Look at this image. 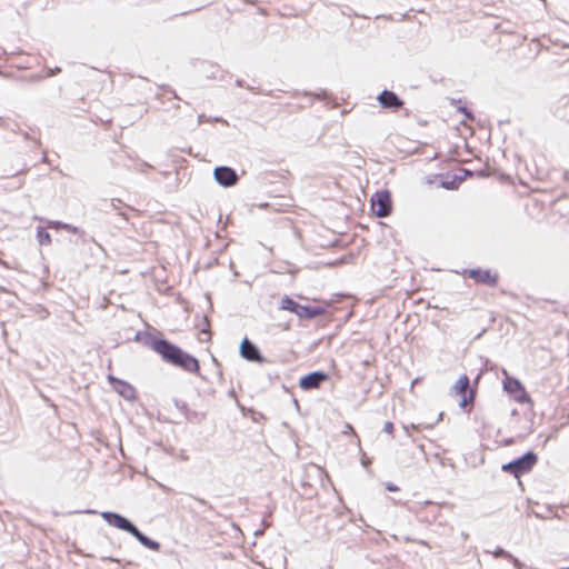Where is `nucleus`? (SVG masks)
<instances>
[{
	"label": "nucleus",
	"instance_id": "obj_1",
	"mask_svg": "<svg viewBox=\"0 0 569 569\" xmlns=\"http://www.w3.org/2000/svg\"><path fill=\"white\" fill-rule=\"evenodd\" d=\"M151 347L153 351L159 353L162 357V359L166 360L167 362L180 367L188 372H199V361L194 357L182 351L179 347L172 345L171 342L163 339H159L152 341Z\"/></svg>",
	"mask_w": 569,
	"mask_h": 569
},
{
	"label": "nucleus",
	"instance_id": "obj_2",
	"mask_svg": "<svg viewBox=\"0 0 569 569\" xmlns=\"http://www.w3.org/2000/svg\"><path fill=\"white\" fill-rule=\"evenodd\" d=\"M450 393L458 400V405L461 409L468 412L471 411L477 396V387L470 386V380L467 375H462L458 378L451 387Z\"/></svg>",
	"mask_w": 569,
	"mask_h": 569
},
{
	"label": "nucleus",
	"instance_id": "obj_3",
	"mask_svg": "<svg viewBox=\"0 0 569 569\" xmlns=\"http://www.w3.org/2000/svg\"><path fill=\"white\" fill-rule=\"evenodd\" d=\"M537 461L538 458L536 453L527 452L525 456L503 465L502 470L515 476L516 478H520L522 475L530 472Z\"/></svg>",
	"mask_w": 569,
	"mask_h": 569
},
{
	"label": "nucleus",
	"instance_id": "obj_4",
	"mask_svg": "<svg viewBox=\"0 0 569 569\" xmlns=\"http://www.w3.org/2000/svg\"><path fill=\"white\" fill-rule=\"evenodd\" d=\"M461 276L465 278H470L477 284H482L487 287H496L499 282V273L491 269H463Z\"/></svg>",
	"mask_w": 569,
	"mask_h": 569
},
{
	"label": "nucleus",
	"instance_id": "obj_5",
	"mask_svg": "<svg viewBox=\"0 0 569 569\" xmlns=\"http://www.w3.org/2000/svg\"><path fill=\"white\" fill-rule=\"evenodd\" d=\"M371 210L379 217H388L392 210L391 196L388 190L377 191L371 198Z\"/></svg>",
	"mask_w": 569,
	"mask_h": 569
},
{
	"label": "nucleus",
	"instance_id": "obj_6",
	"mask_svg": "<svg viewBox=\"0 0 569 569\" xmlns=\"http://www.w3.org/2000/svg\"><path fill=\"white\" fill-rule=\"evenodd\" d=\"M503 388L512 396L515 401L519 403L531 402L530 396L518 379L511 377L506 378L503 381Z\"/></svg>",
	"mask_w": 569,
	"mask_h": 569
},
{
	"label": "nucleus",
	"instance_id": "obj_7",
	"mask_svg": "<svg viewBox=\"0 0 569 569\" xmlns=\"http://www.w3.org/2000/svg\"><path fill=\"white\" fill-rule=\"evenodd\" d=\"M330 307V302L322 301L318 306H299L297 316L300 319H313L327 313L328 308Z\"/></svg>",
	"mask_w": 569,
	"mask_h": 569
},
{
	"label": "nucleus",
	"instance_id": "obj_8",
	"mask_svg": "<svg viewBox=\"0 0 569 569\" xmlns=\"http://www.w3.org/2000/svg\"><path fill=\"white\" fill-rule=\"evenodd\" d=\"M328 375L321 371L311 372L302 377L299 381V386L303 390L318 389L325 381L328 380Z\"/></svg>",
	"mask_w": 569,
	"mask_h": 569
},
{
	"label": "nucleus",
	"instance_id": "obj_9",
	"mask_svg": "<svg viewBox=\"0 0 569 569\" xmlns=\"http://www.w3.org/2000/svg\"><path fill=\"white\" fill-rule=\"evenodd\" d=\"M101 516L110 526L124 530L129 533L136 531V527L121 515L114 512H103Z\"/></svg>",
	"mask_w": 569,
	"mask_h": 569
},
{
	"label": "nucleus",
	"instance_id": "obj_10",
	"mask_svg": "<svg viewBox=\"0 0 569 569\" xmlns=\"http://www.w3.org/2000/svg\"><path fill=\"white\" fill-rule=\"evenodd\" d=\"M214 178L223 187L234 186L238 181V176L236 171L229 167L216 168Z\"/></svg>",
	"mask_w": 569,
	"mask_h": 569
},
{
	"label": "nucleus",
	"instance_id": "obj_11",
	"mask_svg": "<svg viewBox=\"0 0 569 569\" xmlns=\"http://www.w3.org/2000/svg\"><path fill=\"white\" fill-rule=\"evenodd\" d=\"M378 101L386 109L399 110L403 106V101L392 91L383 90L378 96Z\"/></svg>",
	"mask_w": 569,
	"mask_h": 569
},
{
	"label": "nucleus",
	"instance_id": "obj_12",
	"mask_svg": "<svg viewBox=\"0 0 569 569\" xmlns=\"http://www.w3.org/2000/svg\"><path fill=\"white\" fill-rule=\"evenodd\" d=\"M240 353L244 359L249 361H254L259 363L263 362V358L261 357L259 350L248 339L242 340L240 346Z\"/></svg>",
	"mask_w": 569,
	"mask_h": 569
},
{
	"label": "nucleus",
	"instance_id": "obj_13",
	"mask_svg": "<svg viewBox=\"0 0 569 569\" xmlns=\"http://www.w3.org/2000/svg\"><path fill=\"white\" fill-rule=\"evenodd\" d=\"M131 535L134 536L147 548H149L151 550H159V548H160L159 542L149 539L148 537L142 535L137 528H136V531H133Z\"/></svg>",
	"mask_w": 569,
	"mask_h": 569
},
{
	"label": "nucleus",
	"instance_id": "obj_14",
	"mask_svg": "<svg viewBox=\"0 0 569 569\" xmlns=\"http://www.w3.org/2000/svg\"><path fill=\"white\" fill-rule=\"evenodd\" d=\"M299 303L296 302L293 299H291L290 297L288 296H284L282 299H281V302H280V308L282 310H286V311H290L295 315H297V311H298V308H299Z\"/></svg>",
	"mask_w": 569,
	"mask_h": 569
},
{
	"label": "nucleus",
	"instance_id": "obj_15",
	"mask_svg": "<svg viewBox=\"0 0 569 569\" xmlns=\"http://www.w3.org/2000/svg\"><path fill=\"white\" fill-rule=\"evenodd\" d=\"M21 56H13L11 58V62L14 67L17 68H30L31 66H29L30 61H26L27 66H24L23 63H21ZM28 60H31L33 62H38L39 61V58L38 56L36 54H28Z\"/></svg>",
	"mask_w": 569,
	"mask_h": 569
},
{
	"label": "nucleus",
	"instance_id": "obj_16",
	"mask_svg": "<svg viewBox=\"0 0 569 569\" xmlns=\"http://www.w3.org/2000/svg\"><path fill=\"white\" fill-rule=\"evenodd\" d=\"M37 239L41 246H49L51 243L50 233L42 228L37 231Z\"/></svg>",
	"mask_w": 569,
	"mask_h": 569
},
{
	"label": "nucleus",
	"instance_id": "obj_17",
	"mask_svg": "<svg viewBox=\"0 0 569 569\" xmlns=\"http://www.w3.org/2000/svg\"><path fill=\"white\" fill-rule=\"evenodd\" d=\"M383 431L388 435H393V431H395V426L391 421H387L385 422L383 425Z\"/></svg>",
	"mask_w": 569,
	"mask_h": 569
},
{
	"label": "nucleus",
	"instance_id": "obj_18",
	"mask_svg": "<svg viewBox=\"0 0 569 569\" xmlns=\"http://www.w3.org/2000/svg\"><path fill=\"white\" fill-rule=\"evenodd\" d=\"M119 383H120L124 389H128V390L132 391V389H131V387H130L129 385H127V383H124V382H121V381H119Z\"/></svg>",
	"mask_w": 569,
	"mask_h": 569
},
{
	"label": "nucleus",
	"instance_id": "obj_19",
	"mask_svg": "<svg viewBox=\"0 0 569 569\" xmlns=\"http://www.w3.org/2000/svg\"><path fill=\"white\" fill-rule=\"evenodd\" d=\"M350 430L353 431L352 426L351 425H347V431H350Z\"/></svg>",
	"mask_w": 569,
	"mask_h": 569
},
{
	"label": "nucleus",
	"instance_id": "obj_20",
	"mask_svg": "<svg viewBox=\"0 0 569 569\" xmlns=\"http://www.w3.org/2000/svg\"><path fill=\"white\" fill-rule=\"evenodd\" d=\"M350 430L353 431L352 426L351 425H347V431H350Z\"/></svg>",
	"mask_w": 569,
	"mask_h": 569
}]
</instances>
